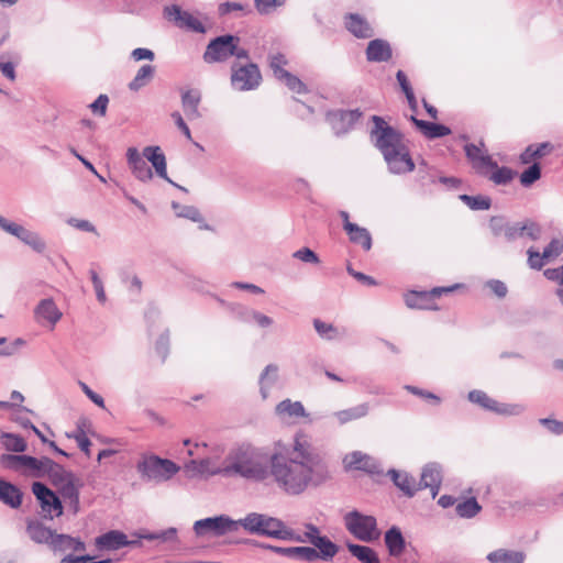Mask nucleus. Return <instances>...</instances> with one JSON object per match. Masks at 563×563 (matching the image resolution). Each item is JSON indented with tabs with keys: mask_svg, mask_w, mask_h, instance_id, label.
Returning <instances> with one entry per match:
<instances>
[{
	"mask_svg": "<svg viewBox=\"0 0 563 563\" xmlns=\"http://www.w3.org/2000/svg\"><path fill=\"white\" fill-rule=\"evenodd\" d=\"M271 478L286 495L299 496L331 481L332 472L325 453L296 437L292 456L275 451Z\"/></svg>",
	"mask_w": 563,
	"mask_h": 563,
	"instance_id": "f257e3e1",
	"label": "nucleus"
},
{
	"mask_svg": "<svg viewBox=\"0 0 563 563\" xmlns=\"http://www.w3.org/2000/svg\"><path fill=\"white\" fill-rule=\"evenodd\" d=\"M275 451L256 445L251 441L234 443L228 451L221 470L222 477L243 479L247 483L263 484L271 479Z\"/></svg>",
	"mask_w": 563,
	"mask_h": 563,
	"instance_id": "f03ea898",
	"label": "nucleus"
},
{
	"mask_svg": "<svg viewBox=\"0 0 563 563\" xmlns=\"http://www.w3.org/2000/svg\"><path fill=\"white\" fill-rule=\"evenodd\" d=\"M238 35L225 33L209 41L202 55L206 64L225 63L231 57L238 60H249L250 52L240 45Z\"/></svg>",
	"mask_w": 563,
	"mask_h": 563,
	"instance_id": "7ed1b4c3",
	"label": "nucleus"
},
{
	"mask_svg": "<svg viewBox=\"0 0 563 563\" xmlns=\"http://www.w3.org/2000/svg\"><path fill=\"white\" fill-rule=\"evenodd\" d=\"M239 528L260 537H267L286 541L290 538V528L276 517L261 512H249L244 518L238 519Z\"/></svg>",
	"mask_w": 563,
	"mask_h": 563,
	"instance_id": "20e7f679",
	"label": "nucleus"
},
{
	"mask_svg": "<svg viewBox=\"0 0 563 563\" xmlns=\"http://www.w3.org/2000/svg\"><path fill=\"white\" fill-rule=\"evenodd\" d=\"M305 531L302 534L296 533L290 528V538H286V541H295L300 543H309L316 549L317 559L330 562L339 553L340 547L333 542L328 536L321 534L320 528L311 522L303 525Z\"/></svg>",
	"mask_w": 563,
	"mask_h": 563,
	"instance_id": "39448f33",
	"label": "nucleus"
},
{
	"mask_svg": "<svg viewBox=\"0 0 563 563\" xmlns=\"http://www.w3.org/2000/svg\"><path fill=\"white\" fill-rule=\"evenodd\" d=\"M371 121L373 126L368 133L369 141L382 155L405 143L404 133L390 125L383 117L373 114Z\"/></svg>",
	"mask_w": 563,
	"mask_h": 563,
	"instance_id": "423d86ee",
	"label": "nucleus"
},
{
	"mask_svg": "<svg viewBox=\"0 0 563 563\" xmlns=\"http://www.w3.org/2000/svg\"><path fill=\"white\" fill-rule=\"evenodd\" d=\"M180 467L174 461L155 454L144 455L136 464V471L146 482L162 483L170 479Z\"/></svg>",
	"mask_w": 563,
	"mask_h": 563,
	"instance_id": "0eeeda50",
	"label": "nucleus"
},
{
	"mask_svg": "<svg viewBox=\"0 0 563 563\" xmlns=\"http://www.w3.org/2000/svg\"><path fill=\"white\" fill-rule=\"evenodd\" d=\"M343 522L345 529L362 542L371 543L380 538L377 519L372 515L353 509L343 516Z\"/></svg>",
	"mask_w": 563,
	"mask_h": 563,
	"instance_id": "6e6552de",
	"label": "nucleus"
},
{
	"mask_svg": "<svg viewBox=\"0 0 563 563\" xmlns=\"http://www.w3.org/2000/svg\"><path fill=\"white\" fill-rule=\"evenodd\" d=\"M52 459L42 456L40 459L27 454H10L0 455V465L4 468L22 472L25 476L44 477L45 464H51Z\"/></svg>",
	"mask_w": 563,
	"mask_h": 563,
	"instance_id": "1a4fd4ad",
	"label": "nucleus"
},
{
	"mask_svg": "<svg viewBox=\"0 0 563 563\" xmlns=\"http://www.w3.org/2000/svg\"><path fill=\"white\" fill-rule=\"evenodd\" d=\"M231 84L239 91L256 89L262 81V74L257 64L246 60L245 64L234 62L231 66Z\"/></svg>",
	"mask_w": 563,
	"mask_h": 563,
	"instance_id": "9d476101",
	"label": "nucleus"
},
{
	"mask_svg": "<svg viewBox=\"0 0 563 563\" xmlns=\"http://www.w3.org/2000/svg\"><path fill=\"white\" fill-rule=\"evenodd\" d=\"M194 531L197 537L212 533L216 537H222L229 532H235L239 529L238 520L227 515L207 517L195 521Z\"/></svg>",
	"mask_w": 563,
	"mask_h": 563,
	"instance_id": "9b49d317",
	"label": "nucleus"
},
{
	"mask_svg": "<svg viewBox=\"0 0 563 563\" xmlns=\"http://www.w3.org/2000/svg\"><path fill=\"white\" fill-rule=\"evenodd\" d=\"M32 493L40 504L45 519H53L63 515V504L60 498L42 482L32 484Z\"/></svg>",
	"mask_w": 563,
	"mask_h": 563,
	"instance_id": "f8f14e48",
	"label": "nucleus"
},
{
	"mask_svg": "<svg viewBox=\"0 0 563 563\" xmlns=\"http://www.w3.org/2000/svg\"><path fill=\"white\" fill-rule=\"evenodd\" d=\"M363 117L358 108L352 110L333 109L325 113V121L330 124L335 136L346 135L353 130L356 122Z\"/></svg>",
	"mask_w": 563,
	"mask_h": 563,
	"instance_id": "ddd939ff",
	"label": "nucleus"
},
{
	"mask_svg": "<svg viewBox=\"0 0 563 563\" xmlns=\"http://www.w3.org/2000/svg\"><path fill=\"white\" fill-rule=\"evenodd\" d=\"M383 158L393 175H406L416 168L409 147L405 143L383 154Z\"/></svg>",
	"mask_w": 563,
	"mask_h": 563,
	"instance_id": "4468645a",
	"label": "nucleus"
},
{
	"mask_svg": "<svg viewBox=\"0 0 563 563\" xmlns=\"http://www.w3.org/2000/svg\"><path fill=\"white\" fill-rule=\"evenodd\" d=\"M163 15L178 29L199 34L207 32V27L201 21L195 18L190 12L183 10L178 4L166 5L163 10Z\"/></svg>",
	"mask_w": 563,
	"mask_h": 563,
	"instance_id": "2eb2a0df",
	"label": "nucleus"
},
{
	"mask_svg": "<svg viewBox=\"0 0 563 563\" xmlns=\"http://www.w3.org/2000/svg\"><path fill=\"white\" fill-rule=\"evenodd\" d=\"M343 463L346 470L362 471L371 476H380L384 474L380 463L361 451H353L346 454L343 459Z\"/></svg>",
	"mask_w": 563,
	"mask_h": 563,
	"instance_id": "dca6fc26",
	"label": "nucleus"
},
{
	"mask_svg": "<svg viewBox=\"0 0 563 563\" xmlns=\"http://www.w3.org/2000/svg\"><path fill=\"white\" fill-rule=\"evenodd\" d=\"M143 157L145 161L150 162L155 170V174L173 185L174 187L178 188L179 190L184 192H188L187 188L176 184L173 181L168 175H167V164H166V156L162 148L158 145H148L143 148L142 152Z\"/></svg>",
	"mask_w": 563,
	"mask_h": 563,
	"instance_id": "f3484780",
	"label": "nucleus"
},
{
	"mask_svg": "<svg viewBox=\"0 0 563 563\" xmlns=\"http://www.w3.org/2000/svg\"><path fill=\"white\" fill-rule=\"evenodd\" d=\"M482 148H485L483 141L479 142V145L474 143L464 145L465 156L471 162L472 167L478 175L487 176L486 166H496V161L489 154H484Z\"/></svg>",
	"mask_w": 563,
	"mask_h": 563,
	"instance_id": "a211bd4d",
	"label": "nucleus"
},
{
	"mask_svg": "<svg viewBox=\"0 0 563 563\" xmlns=\"http://www.w3.org/2000/svg\"><path fill=\"white\" fill-rule=\"evenodd\" d=\"M541 227L532 221L526 220L525 222L509 223L506 228L505 239L508 242L516 241L517 239L527 236L531 241H537L541 236Z\"/></svg>",
	"mask_w": 563,
	"mask_h": 563,
	"instance_id": "6ab92c4d",
	"label": "nucleus"
},
{
	"mask_svg": "<svg viewBox=\"0 0 563 563\" xmlns=\"http://www.w3.org/2000/svg\"><path fill=\"white\" fill-rule=\"evenodd\" d=\"M63 317L53 298H44L34 308V318L40 324L54 327Z\"/></svg>",
	"mask_w": 563,
	"mask_h": 563,
	"instance_id": "aec40b11",
	"label": "nucleus"
},
{
	"mask_svg": "<svg viewBox=\"0 0 563 563\" xmlns=\"http://www.w3.org/2000/svg\"><path fill=\"white\" fill-rule=\"evenodd\" d=\"M126 162L133 176L140 181L146 183L153 178V172L147 165L143 155L136 147H129L126 151Z\"/></svg>",
	"mask_w": 563,
	"mask_h": 563,
	"instance_id": "412c9836",
	"label": "nucleus"
},
{
	"mask_svg": "<svg viewBox=\"0 0 563 563\" xmlns=\"http://www.w3.org/2000/svg\"><path fill=\"white\" fill-rule=\"evenodd\" d=\"M409 120L415 125V128L428 140L442 139L452 133L451 129L443 123L418 119L416 115H411Z\"/></svg>",
	"mask_w": 563,
	"mask_h": 563,
	"instance_id": "4be33fe9",
	"label": "nucleus"
},
{
	"mask_svg": "<svg viewBox=\"0 0 563 563\" xmlns=\"http://www.w3.org/2000/svg\"><path fill=\"white\" fill-rule=\"evenodd\" d=\"M95 544L100 551H117L128 547V536L121 530H109L98 536Z\"/></svg>",
	"mask_w": 563,
	"mask_h": 563,
	"instance_id": "5701e85b",
	"label": "nucleus"
},
{
	"mask_svg": "<svg viewBox=\"0 0 563 563\" xmlns=\"http://www.w3.org/2000/svg\"><path fill=\"white\" fill-rule=\"evenodd\" d=\"M365 54L371 63H386L391 59L393 49L388 41L374 38L368 42Z\"/></svg>",
	"mask_w": 563,
	"mask_h": 563,
	"instance_id": "b1692460",
	"label": "nucleus"
},
{
	"mask_svg": "<svg viewBox=\"0 0 563 563\" xmlns=\"http://www.w3.org/2000/svg\"><path fill=\"white\" fill-rule=\"evenodd\" d=\"M346 30L357 38H371L374 30L365 18L358 13H347L344 18Z\"/></svg>",
	"mask_w": 563,
	"mask_h": 563,
	"instance_id": "393cba45",
	"label": "nucleus"
},
{
	"mask_svg": "<svg viewBox=\"0 0 563 563\" xmlns=\"http://www.w3.org/2000/svg\"><path fill=\"white\" fill-rule=\"evenodd\" d=\"M201 91L197 88L186 89L181 91V107L189 120H196L201 117L199 104L201 102Z\"/></svg>",
	"mask_w": 563,
	"mask_h": 563,
	"instance_id": "a878e982",
	"label": "nucleus"
},
{
	"mask_svg": "<svg viewBox=\"0 0 563 563\" xmlns=\"http://www.w3.org/2000/svg\"><path fill=\"white\" fill-rule=\"evenodd\" d=\"M384 542L390 556H400L407 547V541L398 526H391L384 536Z\"/></svg>",
	"mask_w": 563,
	"mask_h": 563,
	"instance_id": "bb28decb",
	"label": "nucleus"
},
{
	"mask_svg": "<svg viewBox=\"0 0 563 563\" xmlns=\"http://www.w3.org/2000/svg\"><path fill=\"white\" fill-rule=\"evenodd\" d=\"M387 475L390 477L394 485L400 489L406 497L412 498L416 495L418 486L413 476L407 472H400L395 468L388 470Z\"/></svg>",
	"mask_w": 563,
	"mask_h": 563,
	"instance_id": "cd10ccee",
	"label": "nucleus"
},
{
	"mask_svg": "<svg viewBox=\"0 0 563 563\" xmlns=\"http://www.w3.org/2000/svg\"><path fill=\"white\" fill-rule=\"evenodd\" d=\"M0 501L12 509H18L22 505L23 493L16 485L0 477Z\"/></svg>",
	"mask_w": 563,
	"mask_h": 563,
	"instance_id": "c85d7f7f",
	"label": "nucleus"
},
{
	"mask_svg": "<svg viewBox=\"0 0 563 563\" xmlns=\"http://www.w3.org/2000/svg\"><path fill=\"white\" fill-rule=\"evenodd\" d=\"M49 547L54 552H65L67 550L82 552L86 550V543L84 541L64 533H56L52 542H49Z\"/></svg>",
	"mask_w": 563,
	"mask_h": 563,
	"instance_id": "c756f323",
	"label": "nucleus"
},
{
	"mask_svg": "<svg viewBox=\"0 0 563 563\" xmlns=\"http://www.w3.org/2000/svg\"><path fill=\"white\" fill-rule=\"evenodd\" d=\"M276 554L307 563H312L318 560L316 549L308 545L280 547L279 550H276Z\"/></svg>",
	"mask_w": 563,
	"mask_h": 563,
	"instance_id": "7c9ffc66",
	"label": "nucleus"
},
{
	"mask_svg": "<svg viewBox=\"0 0 563 563\" xmlns=\"http://www.w3.org/2000/svg\"><path fill=\"white\" fill-rule=\"evenodd\" d=\"M404 300L409 309L439 310L437 303H431L427 290H409L404 294Z\"/></svg>",
	"mask_w": 563,
	"mask_h": 563,
	"instance_id": "2f4dec72",
	"label": "nucleus"
},
{
	"mask_svg": "<svg viewBox=\"0 0 563 563\" xmlns=\"http://www.w3.org/2000/svg\"><path fill=\"white\" fill-rule=\"evenodd\" d=\"M554 150V146L550 142H542L537 144L528 145L520 154L519 159L521 164L528 165L534 163L549 155Z\"/></svg>",
	"mask_w": 563,
	"mask_h": 563,
	"instance_id": "473e14b6",
	"label": "nucleus"
},
{
	"mask_svg": "<svg viewBox=\"0 0 563 563\" xmlns=\"http://www.w3.org/2000/svg\"><path fill=\"white\" fill-rule=\"evenodd\" d=\"M172 209L178 218H185L199 223V229L208 231L212 230L211 225L205 222V219L197 207L185 206L177 201H172Z\"/></svg>",
	"mask_w": 563,
	"mask_h": 563,
	"instance_id": "72a5a7b5",
	"label": "nucleus"
},
{
	"mask_svg": "<svg viewBox=\"0 0 563 563\" xmlns=\"http://www.w3.org/2000/svg\"><path fill=\"white\" fill-rule=\"evenodd\" d=\"M345 545L351 555L357 559L361 563H380L378 553L373 548L354 543L352 541H346Z\"/></svg>",
	"mask_w": 563,
	"mask_h": 563,
	"instance_id": "f704fd0d",
	"label": "nucleus"
},
{
	"mask_svg": "<svg viewBox=\"0 0 563 563\" xmlns=\"http://www.w3.org/2000/svg\"><path fill=\"white\" fill-rule=\"evenodd\" d=\"M490 563H523L526 553L523 551L497 549L486 556Z\"/></svg>",
	"mask_w": 563,
	"mask_h": 563,
	"instance_id": "c9c22d12",
	"label": "nucleus"
},
{
	"mask_svg": "<svg viewBox=\"0 0 563 563\" xmlns=\"http://www.w3.org/2000/svg\"><path fill=\"white\" fill-rule=\"evenodd\" d=\"M487 178L495 185L506 186L512 181L517 173L508 166H486Z\"/></svg>",
	"mask_w": 563,
	"mask_h": 563,
	"instance_id": "e433bc0d",
	"label": "nucleus"
},
{
	"mask_svg": "<svg viewBox=\"0 0 563 563\" xmlns=\"http://www.w3.org/2000/svg\"><path fill=\"white\" fill-rule=\"evenodd\" d=\"M349 240L353 244L361 245L364 251H369L373 245L371 232L356 223H347Z\"/></svg>",
	"mask_w": 563,
	"mask_h": 563,
	"instance_id": "4c0bfd02",
	"label": "nucleus"
},
{
	"mask_svg": "<svg viewBox=\"0 0 563 563\" xmlns=\"http://www.w3.org/2000/svg\"><path fill=\"white\" fill-rule=\"evenodd\" d=\"M26 532L29 537L36 543H47L52 542L53 537H55V532L49 528L45 527L42 522L37 520H29L26 525Z\"/></svg>",
	"mask_w": 563,
	"mask_h": 563,
	"instance_id": "58836bf2",
	"label": "nucleus"
},
{
	"mask_svg": "<svg viewBox=\"0 0 563 563\" xmlns=\"http://www.w3.org/2000/svg\"><path fill=\"white\" fill-rule=\"evenodd\" d=\"M211 460L209 457L201 460H190L185 464V471L189 474V476H216L221 473H213L217 470H221V466L210 467Z\"/></svg>",
	"mask_w": 563,
	"mask_h": 563,
	"instance_id": "ea45409f",
	"label": "nucleus"
},
{
	"mask_svg": "<svg viewBox=\"0 0 563 563\" xmlns=\"http://www.w3.org/2000/svg\"><path fill=\"white\" fill-rule=\"evenodd\" d=\"M278 366L276 364H268L260 375L258 385L260 393L263 399L269 395V389L278 379Z\"/></svg>",
	"mask_w": 563,
	"mask_h": 563,
	"instance_id": "a19ab883",
	"label": "nucleus"
},
{
	"mask_svg": "<svg viewBox=\"0 0 563 563\" xmlns=\"http://www.w3.org/2000/svg\"><path fill=\"white\" fill-rule=\"evenodd\" d=\"M442 484V470L438 463H428L421 473L418 483V489L427 488V486Z\"/></svg>",
	"mask_w": 563,
	"mask_h": 563,
	"instance_id": "79ce46f5",
	"label": "nucleus"
},
{
	"mask_svg": "<svg viewBox=\"0 0 563 563\" xmlns=\"http://www.w3.org/2000/svg\"><path fill=\"white\" fill-rule=\"evenodd\" d=\"M44 471V476H48L53 485L56 487H59L74 477L71 472L66 471L62 465L53 460L51 464H45Z\"/></svg>",
	"mask_w": 563,
	"mask_h": 563,
	"instance_id": "37998d69",
	"label": "nucleus"
},
{
	"mask_svg": "<svg viewBox=\"0 0 563 563\" xmlns=\"http://www.w3.org/2000/svg\"><path fill=\"white\" fill-rule=\"evenodd\" d=\"M1 444L8 452H13L15 454H22L27 449V443L25 439L12 432H2L0 435Z\"/></svg>",
	"mask_w": 563,
	"mask_h": 563,
	"instance_id": "c03bdc74",
	"label": "nucleus"
},
{
	"mask_svg": "<svg viewBox=\"0 0 563 563\" xmlns=\"http://www.w3.org/2000/svg\"><path fill=\"white\" fill-rule=\"evenodd\" d=\"M155 75V67L150 64H145L140 67L134 78L129 82L128 87L131 91H139L146 85H148Z\"/></svg>",
	"mask_w": 563,
	"mask_h": 563,
	"instance_id": "a18cd8bd",
	"label": "nucleus"
},
{
	"mask_svg": "<svg viewBox=\"0 0 563 563\" xmlns=\"http://www.w3.org/2000/svg\"><path fill=\"white\" fill-rule=\"evenodd\" d=\"M369 412V405L367 402H363L360 405H356L354 407L340 410L334 412V416L338 418L339 422L341 424L347 423L352 420H357L361 418H364Z\"/></svg>",
	"mask_w": 563,
	"mask_h": 563,
	"instance_id": "49530a36",
	"label": "nucleus"
},
{
	"mask_svg": "<svg viewBox=\"0 0 563 563\" xmlns=\"http://www.w3.org/2000/svg\"><path fill=\"white\" fill-rule=\"evenodd\" d=\"M0 229L4 231L5 233H9L13 236H15L19 241L22 243H26L31 234L34 232L32 230H29L24 228L21 224H18L15 222H12L8 220L7 218L2 217L0 214Z\"/></svg>",
	"mask_w": 563,
	"mask_h": 563,
	"instance_id": "de8ad7c7",
	"label": "nucleus"
},
{
	"mask_svg": "<svg viewBox=\"0 0 563 563\" xmlns=\"http://www.w3.org/2000/svg\"><path fill=\"white\" fill-rule=\"evenodd\" d=\"M482 506L475 497L465 498L463 501L457 503L455 512L460 518L471 519L478 515Z\"/></svg>",
	"mask_w": 563,
	"mask_h": 563,
	"instance_id": "09e8293b",
	"label": "nucleus"
},
{
	"mask_svg": "<svg viewBox=\"0 0 563 563\" xmlns=\"http://www.w3.org/2000/svg\"><path fill=\"white\" fill-rule=\"evenodd\" d=\"M276 412L278 415H286L288 417L295 418L308 416L301 401H291L290 399H285L280 401L276 406Z\"/></svg>",
	"mask_w": 563,
	"mask_h": 563,
	"instance_id": "8fccbe9b",
	"label": "nucleus"
},
{
	"mask_svg": "<svg viewBox=\"0 0 563 563\" xmlns=\"http://www.w3.org/2000/svg\"><path fill=\"white\" fill-rule=\"evenodd\" d=\"M459 199L474 211L488 210L492 207V199L484 195L471 196L462 194L459 196Z\"/></svg>",
	"mask_w": 563,
	"mask_h": 563,
	"instance_id": "3c124183",
	"label": "nucleus"
},
{
	"mask_svg": "<svg viewBox=\"0 0 563 563\" xmlns=\"http://www.w3.org/2000/svg\"><path fill=\"white\" fill-rule=\"evenodd\" d=\"M542 177L541 164L534 162L530 164L519 177L520 184L525 188H530L536 181Z\"/></svg>",
	"mask_w": 563,
	"mask_h": 563,
	"instance_id": "603ef678",
	"label": "nucleus"
},
{
	"mask_svg": "<svg viewBox=\"0 0 563 563\" xmlns=\"http://www.w3.org/2000/svg\"><path fill=\"white\" fill-rule=\"evenodd\" d=\"M11 58H15L19 60L20 56L18 54H13V53H9V52L1 53V55H0V71L5 78L13 81L16 78V71H15V64L10 60Z\"/></svg>",
	"mask_w": 563,
	"mask_h": 563,
	"instance_id": "864d4df0",
	"label": "nucleus"
},
{
	"mask_svg": "<svg viewBox=\"0 0 563 563\" xmlns=\"http://www.w3.org/2000/svg\"><path fill=\"white\" fill-rule=\"evenodd\" d=\"M467 399L470 402L475 404L487 411H492L494 405H496V400L481 389H473L468 391Z\"/></svg>",
	"mask_w": 563,
	"mask_h": 563,
	"instance_id": "5fc2aeb1",
	"label": "nucleus"
},
{
	"mask_svg": "<svg viewBox=\"0 0 563 563\" xmlns=\"http://www.w3.org/2000/svg\"><path fill=\"white\" fill-rule=\"evenodd\" d=\"M229 313L234 320L245 324H251L254 309L243 303L234 302L233 306L230 307Z\"/></svg>",
	"mask_w": 563,
	"mask_h": 563,
	"instance_id": "6e6d98bb",
	"label": "nucleus"
},
{
	"mask_svg": "<svg viewBox=\"0 0 563 563\" xmlns=\"http://www.w3.org/2000/svg\"><path fill=\"white\" fill-rule=\"evenodd\" d=\"M526 411V406L522 404H507L499 402L496 400V405H494L492 412H495L500 416H520Z\"/></svg>",
	"mask_w": 563,
	"mask_h": 563,
	"instance_id": "4d7b16f0",
	"label": "nucleus"
},
{
	"mask_svg": "<svg viewBox=\"0 0 563 563\" xmlns=\"http://www.w3.org/2000/svg\"><path fill=\"white\" fill-rule=\"evenodd\" d=\"M278 80L283 81L292 92L299 95L308 92L307 85L299 77L289 71L284 73V75L279 77Z\"/></svg>",
	"mask_w": 563,
	"mask_h": 563,
	"instance_id": "13d9d810",
	"label": "nucleus"
},
{
	"mask_svg": "<svg viewBox=\"0 0 563 563\" xmlns=\"http://www.w3.org/2000/svg\"><path fill=\"white\" fill-rule=\"evenodd\" d=\"M313 328L316 332L324 340L331 341L335 340L339 334L338 328H335L332 323H327L318 318L313 319Z\"/></svg>",
	"mask_w": 563,
	"mask_h": 563,
	"instance_id": "bf43d9fd",
	"label": "nucleus"
},
{
	"mask_svg": "<svg viewBox=\"0 0 563 563\" xmlns=\"http://www.w3.org/2000/svg\"><path fill=\"white\" fill-rule=\"evenodd\" d=\"M268 62H269V67H271L272 71L274 74V77L276 79L282 77L284 75V73L288 71L284 68V66H286L288 64V60L284 54H282V53L269 54Z\"/></svg>",
	"mask_w": 563,
	"mask_h": 563,
	"instance_id": "052dcab7",
	"label": "nucleus"
},
{
	"mask_svg": "<svg viewBox=\"0 0 563 563\" xmlns=\"http://www.w3.org/2000/svg\"><path fill=\"white\" fill-rule=\"evenodd\" d=\"M404 389L417 397H420V398L429 401L430 404H432L434 406H439L442 401L441 397L438 396L437 394L426 390V389H422L420 387L413 386V385H405Z\"/></svg>",
	"mask_w": 563,
	"mask_h": 563,
	"instance_id": "680f3d73",
	"label": "nucleus"
},
{
	"mask_svg": "<svg viewBox=\"0 0 563 563\" xmlns=\"http://www.w3.org/2000/svg\"><path fill=\"white\" fill-rule=\"evenodd\" d=\"M57 488L63 498L68 501H76L77 496H79V488L75 484V476Z\"/></svg>",
	"mask_w": 563,
	"mask_h": 563,
	"instance_id": "e2e57ef3",
	"label": "nucleus"
},
{
	"mask_svg": "<svg viewBox=\"0 0 563 563\" xmlns=\"http://www.w3.org/2000/svg\"><path fill=\"white\" fill-rule=\"evenodd\" d=\"M285 2L286 0H254L255 8L261 14H271Z\"/></svg>",
	"mask_w": 563,
	"mask_h": 563,
	"instance_id": "0e129e2a",
	"label": "nucleus"
},
{
	"mask_svg": "<svg viewBox=\"0 0 563 563\" xmlns=\"http://www.w3.org/2000/svg\"><path fill=\"white\" fill-rule=\"evenodd\" d=\"M292 256L303 263H309V264H319L320 263L319 255L313 250H311L310 247H307V246L297 250L292 254Z\"/></svg>",
	"mask_w": 563,
	"mask_h": 563,
	"instance_id": "69168bd1",
	"label": "nucleus"
},
{
	"mask_svg": "<svg viewBox=\"0 0 563 563\" xmlns=\"http://www.w3.org/2000/svg\"><path fill=\"white\" fill-rule=\"evenodd\" d=\"M155 351L164 362L169 353V332L165 330L156 340Z\"/></svg>",
	"mask_w": 563,
	"mask_h": 563,
	"instance_id": "338daca9",
	"label": "nucleus"
},
{
	"mask_svg": "<svg viewBox=\"0 0 563 563\" xmlns=\"http://www.w3.org/2000/svg\"><path fill=\"white\" fill-rule=\"evenodd\" d=\"M109 97L104 93L99 95L93 102L89 104L92 113L103 117L107 113Z\"/></svg>",
	"mask_w": 563,
	"mask_h": 563,
	"instance_id": "774afa93",
	"label": "nucleus"
}]
</instances>
